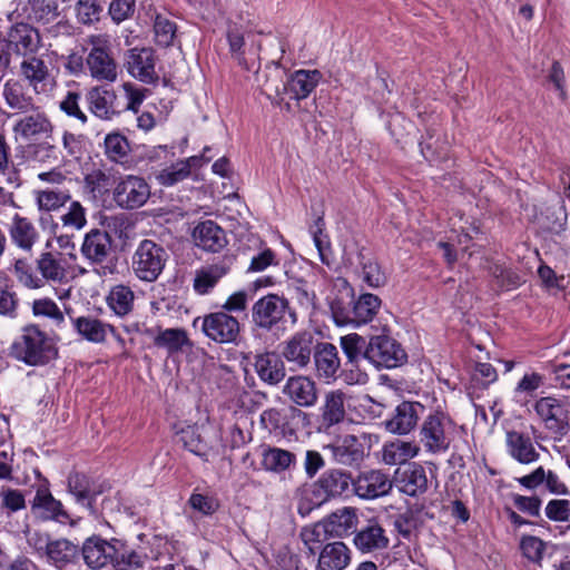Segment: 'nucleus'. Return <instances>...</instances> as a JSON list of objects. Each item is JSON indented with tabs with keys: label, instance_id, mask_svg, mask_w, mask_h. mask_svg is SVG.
I'll list each match as a JSON object with an SVG mask.
<instances>
[{
	"label": "nucleus",
	"instance_id": "obj_7",
	"mask_svg": "<svg viewBox=\"0 0 570 570\" xmlns=\"http://www.w3.org/2000/svg\"><path fill=\"white\" fill-rule=\"evenodd\" d=\"M12 131L17 138L24 141L52 139L55 125L48 114L40 106H35L16 119Z\"/></svg>",
	"mask_w": 570,
	"mask_h": 570
},
{
	"label": "nucleus",
	"instance_id": "obj_24",
	"mask_svg": "<svg viewBox=\"0 0 570 570\" xmlns=\"http://www.w3.org/2000/svg\"><path fill=\"white\" fill-rule=\"evenodd\" d=\"M334 462L347 466L360 464L364 459V446L355 435L347 434L325 446Z\"/></svg>",
	"mask_w": 570,
	"mask_h": 570
},
{
	"label": "nucleus",
	"instance_id": "obj_28",
	"mask_svg": "<svg viewBox=\"0 0 570 570\" xmlns=\"http://www.w3.org/2000/svg\"><path fill=\"white\" fill-rule=\"evenodd\" d=\"M47 562L59 570H67L78 563L80 550L72 541L60 538L52 540L45 556Z\"/></svg>",
	"mask_w": 570,
	"mask_h": 570
},
{
	"label": "nucleus",
	"instance_id": "obj_54",
	"mask_svg": "<svg viewBox=\"0 0 570 570\" xmlns=\"http://www.w3.org/2000/svg\"><path fill=\"white\" fill-rule=\"evenodd\" d=\"M259 423L269 433L284 434L287 429V415L281 409L269 407L261 413Z\"/></svg>",
	"mask_w": 570,
	"mask_h": 570
},
{
	"label": "nucleus",
	"instance_id": "obj_47",
	"mask_svg": "<svg viewBox=\"0 0 570 570\" xmlns=\"http://www.w3.org/2000/svg\"><path fill=\"white\" fill-rule=\"evenodd\" d=\"M179 440L186 450L199 456L205 462L209 460L212 449L203 440L197 426L183 429L179 433Z\"/></svg>",
	"mask_w": 570,
	"mask_h": 570
},
{
	"label": "nucleus",
	"instance_id": "obj_10",
	"mask_svg": "<svg viewBox=\"0 0 570 570\" xmlns=\"http://www.w3.org/2000/svg\"><path fill=\"white\" fill-rule=\"evenodd\" d=\"M150 197V186L145 178L127 175L117 183L112 191L115 203L122 209L144 206Z\"/></svg>",
	"mask_w": 570,
	"mask_h": 570
},
{
	"label": "nucleus",
	"instance_id": "obj_13",
	"mask_svg": "<svg viewBox=\"0 0 570 570\" xmlns=\"http://www.w3.org/2000/svg\"><path fill=\"white\" fill-rule=\"evenodd\" d=\"M353 544L363 554H374L389 549L390 538L377 519H370L365 525L355 530Z\"/></svg>",
	"mask_w": 570,
	"mask_h": 570
},
{
	"label": "nucleus",
	"instance_id": "obj_59",
	"mask_svg": "<svg viewBox=\"0 0 570 570\" xmlns=\"http://www.w3.org/2000/svg\"><path fill=\"white\" fill-rule=\"evenodd\" d=\"M546 542L534 535H523L520 540V550L522 556L530 562L541 564L546 550Z\"/></svg>",
	"mask_w": 570,
	"mask_h": 570
},
{
	"label": "nucleus",
	"instance_id": "obj_31",
	"mask_svg": "<svg viewBox=\"0 0 570 570\" xmlns=\"http://www.w3.org/2000/svg\"><path fill=\"white\" fill-rule=\"evenodd\" d=\"M254 367L258 377L268 385H277L286 374L283 360L274 352L256 355Z\"/></svg>",
	"mask_w": 570,
	"mask_h": 570
},
{
	"label": "nucleus",
	"instance_id": "obj_49",
	"mask_svg": "<svg viewBox=\"0 0 570 570\" xmlns=\"http://www.w3.org/2000/svg\"><path fill=\"white\" fill-rule=\"evenodd\" d=\"M330 537V532L323 520L313 525L304 527L301 531V539L311 556H315L320 547Z\"/></svg>",
	"mask_w": 570,
	"mask_h": 570
},
{
	"label": "nucleus",
	"instance_id": "obj_17",
	"mask_svg": "<svg viewBox=\"0 0 570 570\" xmlns=\"http://www.w3.org/2000/svg\"><path fill=\"white\" fill-rule=\"evenodd\" d=\"M282 392L292 403L299 407H312L318 400L316 383L305 375L289 376Z\"/></svg>",
	"mask_w": 570,
	"mask_h": 570
},
{
	"label": "nucleus",
	"instance_id": "obj_62",
	"mask_svg": "<svg viewBox=\"0 0 570 570\" xmlns=\"http://www.w3.org/2000/svg\"><path fill=\"white\" fill-rule=\"evenodd\" d=\"M544 384L543 375L531 372L525 373L522 379L518 382L514 387V396L529 395L532 396L533 393L540 389Z\"/></svg>",
	"mask_w": 570,
	"mask_h": 570
},
{
	"label": "nucleus",
	"instance_id": "obj_11",
	"mask_svg": "<svg viewBox=\"0 0 570 570\" xmlns=\"http://www.w3.org/2000/svg\"><path fill=\"white\" fill-rule=\"evenodd\" d=\"M31 511L42 521H56L60 524L75 523L61 501L53 498L47 485L38 487L31 502Z\"/></svg>",
	"mask_w": 570,
	"mask_h": 570
},
{
	"label": "nucleus",
	"instance_id": "obj_58",
	"mask_svg": "<svg viewBox=\"0 0 570 570\" xmlns=\"http://www.w3.org/2000/svg\"><path fill=\"white\" fill-rule=\"evenodd\" d=\"M107 299L117 315H125L131 309L134 294L130 287H114Z\"/></svg>",
	"mask_w": 570,
	"mask_h": 570
},
{
	"label": "nucleus",
	"instance_id": "obj_40",
	"mask_svg": "<svg viewBox=\"0 0 570 570\" xmlns=\"http://www.w3.org/2000/svg\"><path fill=\"white\" fill-rule=\"evenodd\" d=\"M111 237L106 230L92 229L83 239L81 252L94 263H101L109 255Z\"/></svg>",
	"mask_w": 570,
	"mask_h": 570
},
{
	"label": "nucleus",
	"instance_id": "obj_57",
	"mask_svg": "<svg viewBox=\"0 0 570 570\" xmlns=\"http://www.w3.org/2000/svg\"><path fill=\"white\" fill-rule=\"evenodd\" d=\"M111 185L110 175L101 169H94L85 176V186L95 197L107 194Z\"/></svg>",
	"mask_w": 570,
	"mask_h": 570
},
{
	"label": "nucleus",
	"instance_id": "obj_16",
	"mask_svg": "<svg viewBox=\"0 0 570 570\" xmlns=\"http://www.w3.org/2000/svg\"><path fill=\"white\" fill-rule=\"evenodd\" d=\"M534 410L550 432L558 436L567 434V411L560 400L553 396L541 397L535 402Z\"/></svg>",
	"mask_w": 570,
	"mask_h": 570
},
{
	"label": "nucleus",
	"instance_id": "obj_39",
	"mask_svg": "<svg viewBox=\"0 0 570 570\" xmlns=\"http://www.w3.org/2000/svg\"><path fill=\"white\" fill-rule=\"evenodd\" d=\"M323 521L331 537L342 538L355 532L358 518L354 508L344 507L331 513Z\"/></svg>",
	"mask_w": 570,
	"mask_h": 570
},
{
	"label": "nucleus",
	"instance_id": "obj_64",
	"mask_svg": "<svg viewBox=\"0 0 570 570\" xmlns=\"http://www.w3.org/2000/svg\"><path fill=\"white\" fill-rule=\"evenodd\" d=\"M546 515L551 521L566 522L570 519V502L564 499H554L548 502Z\"/></svg>",
	"mask_w": 570,
	"mask_h": 570
},
{
	"label": "nucleus",
	"instance_id": "obj_25",
	"mask_svg": "<svg viewBox=\"0 0 570 570\" xmlns=\"http://www.w3.org/2000/svg\"><path fill=\"white\" fill-rule=\"evenodd\" d=\"M422 410L423 405L417 402H402L385 421V429L394 434H407L416 426Z\"/></svg>",
	"mask_w": 570,
	"mask_h": 570
},
{
	"label": "nucleus",
	"instance_id": "obj_27",
	"mask_svg": "<svg viewBox=\"0 0 570 570\" xmlns=\"http://www.w3.org/2000/svg\"><path fill=\"white\" fill-rule=\"evenodd\" d=\"M313 337L308 333L295 334L291 340L284 343L282 355L294 364L297 368L306 367L311 362L313 353Z\"/></svg>",
	"mask_w": 570,
	"mask_h": 570
},
{
	"label": "nucleus",
	"instance_id": "obj_56",
	"mask_svg": "<svg viewBox=\"0 0 570 570\" xmlns=\"http://www.w3.org/2000/svg\"><path fill=\"white\" fill-rule=\"evenodd\" d=\"M104 6L100 0H78L76 3L77 19L82 24H92L100 20Z\"/></svg>",
	"mask_w": 570,
	"mask_h": 570
},
{
	"label": "nucleus",
	"instance_id": "obj_63",
	"mask_svg": "<svg viewBox=\"0 0 570 570\" xmlns=\"http://www.w3.org/2000/svg\"><path fill=\"white\" fill-rule=\"evenodd\" d=\"M63 227L80 229L86 225V210L79 202H72L66 214L61 216Z\"/></svg>",
	"mask_w": 570,
	"mask_h": 570
},
{
	"label": "nucleus",
	"instance_id": "obj_48",
	"mask_svg": "<svg viewBox=\"0 0 570 570\" xmlns=\"http://www.w3.org/2000/svg\"><path fill=\"white\" fill-rule=\"evenodd\" d=\"M340 344L347 364L356 366L361 358H364V352L367 346L366 340L357 333H350L340 338Z\"/></svg>",
	"mask_w": 570,
	"mask_h": 570
},
{
	"label": "nucleus",
	"instance_id": "obj_30",
	"mask_svg": "<svg viewBox=\"0 0 570 570\" xmlns=\"http://www.w3.org/2000/svg\"><path fill=\"white\" fill-rule=\"evenodd\" d=\"M505 445L509 455L521 464H530L539 460L540 454L531 438L524 433L508 431Z\"/></svg>",
	"mask_w": 570,
	"mask_h": 570
},
{
	"label": "nucleus",
	"instance_id": "obj_5",
	"mask_svg": "<svg viewBox=\"0 0 570 570\" xmlns=\"http://www.w3.org/2000/svg\"><path fill=\"white\" fill-rule=\"evenodd\" d=\"M364 360L376 368H395L406 362L407 354L395 338L387 334H380L370 337Z\"/></svg>",
	"mask_w": 570,
	"mask_h": 570
},
{
	"label": "nucleus",
	"instance_id": "obj_52",
	"mask_svg": "<svg viewBox=\"0 0 570 570\" xmlns=\"http://www.w3.org/2000/svg\"><path fill=\"white\" fill-rule=\"evenodd\" d=\"M325 222L323 216H317L313 225L309 227V232L313 236L314 244L318 250L321 261L325 265H330L331 244L326 234H324Z\"/></svg>",
	"mask_w": 570,
	"mask_h": 570
},
{
	"label": "nucleus",
	"instance_id": "obj_43",
	"mask_svg": "<svg viewBox=\"0 0 570 570\" xmlns=\"http://www.w3.org/2000/svg\"><path fill=\"white\" fill-rule=\"evenodd\" d=\"M420 446L415 442L396 439L384 443L382 448V461L389 465L404 464L417 456Z\"/></svg>",
	"mask_w": 570,
	"mask_h": 570
},
{
	"label": "nucleus",
	"instance_id": "obj_4",
	"mask_svg": "<svg viewBox=\"0 0 570 570\" xmlns=\"http://www.w3.org/2000/svg\"><path fill=\"white\" fill-rule=\"evenodd\" d=\"M87 42L90 50L86 57V68L90 77L99 82H115L118 78V63L112 56L108 36L92 35Z\"/></svg>",
	"mask_w": 570,
	"mask_h": 570
},
{
	"label": "nucleus",
	"instance_id": "obj_37",
	"mask_svg": "<svg viewBox=\"0 0 570 570\" xmlns=\"http://www.w3.org/2000/svg\"><path fill=\"white\" fill-rule=\"evenodd\" d=\"M22 13L29 22L49 24L60 14L59 3L57 0H27Z\"/></svg>",
	"mask_w": 570,
	"mask_h": 570
},
{
	"label": "nucleus",
	"instance_id": "obj_14",
	"mask_svg": "<svg viewBox=\"0 0 570 570\" xmlns=\"http://www.w3.org/2000/svg\"><path fill=\"white\" fill-rule=\"evenodd\" d=\"M156 55L151 48H131L126 53V68L129 75L141 82L154 85L159 76L155 70Z\"/></svg>",
	"mask_w": 570,
	"mask_h": 570
},
{
	"label": "nucleus",
	"instance_id": "obj_22",
	"mask_svg": "<svg viewBox=\"0 0 570 570\" xmlns=\"http://www.w3.org/2000/svg\"><path fill=\"white\" fill-rule=\"evenodd\" d=\"M287 308V301L269 294L257 301L253 307L254 322L264 328H271L279 322Z\"/></svg>",
	"mask_w": 570,
	"mask_h": 570
},
{
	"label": "nucleus",
	"instance_id": "obj_21",
	"mask_svg": "<svg viewBox=\"0 0 570 570\" xmlns=\"http://www.w3.org/2000/svg\"><path fill=\"white\" fill-rule=\"evenodd\" d=\"M346 394L341 390L330 391L325 394L320 407V431L328 432L345 419Z\"/></svg>",
	"mask_w": 570,
	"mask_h": 570
},
{
	"label": "nucleus",
	"instance_id": "obj_61",
	"mask_svg": "<svg viewBox=\"0 0 570 570\" xmlns=\"http://www.w3.org/2000/svg\"><path fill=\"white\" fill-rule=\"evenodd\" d=\"M69 198L68 194L55 189H45L37 193V204L39 209L46 212L60 208Z\"/></svg>",
	"mask_w": 570,
	"mask_h": 570
},
{
	"label": "nucleus",
	"instance_id": "obj_34",
	"mask_svg": "<svg viewBox=\"0 0 570 570\" xmlns=\"http://www.w3.org/2000/svg\"><path fill=\"white\" fill-rule=\"evenodd\" d=\"M297 463L296 454L277 446H267L262 452L261 465L272 473L282 474L295 469Z\"/></svg>",
	"mask_w": 570,
	"mask_h": 570
},
{
	"label": "nucleus",
	"instance_id": "obj_32",
	"mask_svg": "<svg viewBox=\"0 0 570 570\" xmlns=\"http://www.w3.org/2000/svg\"><path fill=\"white\" fill-rule=\"evenodd\" d=\"M71 323L73 330L82 340L94 344L104 343L108 333L114 332L111 325L91 315L73 317Z\"/></svg>",
	"mask_w": 570,
	"mask_h": 570
},
{
	"label": "nucleus",
	"instance_id": "obj_20",
	"mask_svg": "<svg viewBox=\"0 0 570 570\" xmlns=\"http://www.w3.org/2000/svg\"><path fill=\"white\" fill-rule=\"evenodd\" d=\"M116 100L115 90L106 86H95L86 94L88 109L94 116L102 120H110L119 112Z\"/></svg>",
	"mask_w": 570,
	"mask_h": 570
},
{
	"label": "nucleus",
	"instance_id": "obj_29",
	"mask_svg": "<svg viewBox=\"0 0 570 570\" xmlns=\"http://www.w3.org/2000/svg\"><path fill=\"white\" fill-rule=\"evenodd\" d=\"M428 476L425 469L419 463H410L397 472L396 483L400 491L415 497L428 490Z\"/></svg>",
	"mask_w": 570,
	"mask_h": 570
},
{
	"label": "nucleus",
	"instance_id": "obj_3",
	"mask_svg": "<svg viewBox=\"0 0 570 570\" xmlns=\"http://www.w3.org/2000/svg\"><path fill=\"white\" fill-rule=\"evenodd\" d=\"M456 424L444 411H431L420 426V442L429 454H442L449 451L455 434Z\"/></svg>",
	"mask_w": 570,
	"mask_h": 570
},
{
	"label": "nucleus",
	"instance_id": "obj_41",
	"mask_svg": "<svg viewBox=\"0 0 570 570\" xmlns=\"http://www.w3.org/2000/svg\"><path fill=\"white\" fill-rule=\"evenodd\" d=\"M209 150V147H205L204 153L200 157H189L186 160L178 161L163 169L157 176L159 184L164 186H173L186 179L190 175V168L193 166H199L202 160L206 163L210 160V157L206 156V153Z\"/></svg>",
	"mask_w": 570,
	"mask_h": 570
},
{
	"label": "nucleus",
	"instance_id": "obj_8",
	"mask_svg": "<svg viewBox=\"0 0 570 570\" xmlns=\"http://www.w3.org/2000/svg\"><path fill=\"white\" fill-rule=\"evenodd\" d=\"M1 41H3V46L10 56L14 55L23 58L36 55L42 46L39 30L29 22L12 24L1 37Z\"/></svg>",
	"mask_w": 570,
	"mask_h": 570
},
{
	"label": "nucleus",
	"instance_id": "obj_50",
	"mask_svg": "<svg viewBox=\"0 0 570 570\" xmlns=\"http://www.w3.org/2000/svg\"><path fill=\"white\" fill-rule=\"evenodd\" d=\"M105 154L115 163H121L130 153L128 139L120 132H111L104 140Z\"/></svg>",
	"mask_w": 570,
	"mask_h": 570
},
{
	"label": "nucleus",
	"instance_id": "obj_36",
	"mask_svg": "<svg viewBox=\"0 0 570 570\" xmlns=\"http://www.w3.org/2000/svg\"><path fill=\"white\" fill-rule=\"evenodd\" d=\"M314 362L318 377L335 380L341 368V360L337 348L331 343H322L314 352Z\"/></svg>",
	"mask_w": 570,
	"mask_h": 570
},
{
	"label": "nucleus",
	"instance_id": "obj_35",
	"mask_svg": "<svg viewBox=\"0 0 570 570\" xmlns=\"http://www.w3.org/2000/svg\"><path fill=\"white\" fill-rule=\"evenodd\" d=\"M351 562V550L342 541L327 543L320 552L318 570H343Z\"/></svg>",
	"mask_w": 570,
	"mask_h": 570
},
{
	"label": "nucleus",
	"instance_id": "obj_26",
	"mask_svg": "<svg viewBox=\"0 0 570 570\" xmlns=\"http://www.w3.org/2000/svg\"><path fill=\"white\" fill-rule=\"evenodd\" d=\"M8 230L12 244L26 253H31L40 238V233L33 222L19 214L12 217Z\"/></svg>",
	"mask_w": 570,
	"mask_h": 570
},
{
	"label": "nucleus",
	"instance_id": "obj_15",
	"mask_svg": "<svg viewBox=\"0 0 570 570\" xmlns=\"http://www.w3.org/2000/svg\"><path fill=\"white\" fill-rule=\"evenodd\" d=\"M355 494L365 500H373L386 495L392 489L390 475L379 469L362 471L353 480Z\"/></svg>",
	"mask_w": 570,
	"mask_h": 570
},
{
	"label": "nucleus",
	"instance_id": "obj_45",
	"mask_svg": "<svg viewBox=\"0 0 570 570\" xmlns=\"http://www.w3.org/2000/svg\"><path fill=\"white\" fill-rule=\"evenodd\" d=\"M322 73L318 70H297L287 80L292 98L301 100L306 98L318 85Z\"/></svg>",
	"mask_w": 570,
	"mask_h": 570
},
{
	"label": "nucleus",
	"instance_id": "obj_2",
	"mask_svg": "<svg viewBox=\"0 0 570 570\" xmlns=\"http://www.w3.org/2000/svg\"><path fill=\"white\" fill-rule=\"evenodd\" d=\"M10 355L30 366L49 363L58 355L53 340L42 332L38 325L31 324L22 328L10 346Z\"/></svg>",
	"mask_w": 570,
	"mask_h": 570
},
{
	"label": "nucleus",
	"instance_id": "obj_53",
	"mask_svg": "<svg viewBox=\"0 0 570 570\" xmlns=\"http://www.w3.org/2000/svg\"><path fill=\"white\" fill-rule=\"evenodd\" d=\"M229 265L226 262L203 266L200 269L196 271L193 285H215L223 276L229 272Z\"/></svg>",
	"mask_w": 570,
	"mask_h": 570
},
{
	"label": "nucleus",
	"instance_id": "obj_9",
	"mask_svg": "<svg viewBox=\"0 0 570 570\" xmlns=\"http://www.w3.org/2000/svg\"><path fill=\"white\" fill-rule=\"evenodd\" d=\"M333 316L337 322H354L356 324H366L373 320L381 307L379 296L371 293H363L357 298H353L351 309H345L338 301L330 303Z\"/></svg>",
	"mask_w": 570,
	"mask_h": 570
},
{
	"label": "nucleus",
	"instance_id": "obj_12",
	"mask_svg": "<svg viewBox=\"0 0 570 570\" xmlns=\"http://www.w3.org/2000/svg\"><path fill=\"white\" fill-rule=\"evenodd\" d=\"M202 331L216 343H233L239 334V323L224 312L210 313L203 317Z\"/></svg>",
	"mask_w": 570,
	"mask_h": 570
},
{
	"label": "nucleus",
	"instance_id": "obj_19",
	"mask_svg": "<svg viewBox=\"0 0 570 570\" xmlns=\"http://www.w3.org/2000/svg\"><path fill=\"white\" fill-rule=\"evenodd\" d=\"M68 491L73 495L77 503L86 507L90 513L95 514L94 502L102 493L101 484H97L83 473L72 472L67 479Z\"/></svg>",
	"mask_w": 570,
	"mask_h": 570
},
{
	"label": "nucleus",
	"instance_id": "obj_33",
	"mask_svg": "<svg viewBox=\"0 0 570 570\" xmlns=\"http://www.w3.org/2000/svg\"><path fill=\"white\" fill-rule=\"evenodd\" d=\"M193 236L196 245L208 252H219L227 245L224 229L213 220L199 223Z\"/></svg>",
	"mask_w": 570,
	"mask_h": 570
},
{
	"label": "nucleus",
	"instance_id": "obj_23",
	"mask_svg": "<svg viewBox=\"0 0 570 570\" xmlns=\"http://www.w3.org/2000/svg\"><path fill=\"white\" fill-rule=\"evenodd\" d=\"M351 485H353V479L350 472L332 469L324 472L316 481L315 494L322 497V501H327L341 497Z\"/></svg>",
	"mask_w": 570,
	"mask_h": 570
},
{
	"label": "nucleus",
	"instance_id": "obj_18",
	"mask_svg": "<svg viewBox=\"0 0 570 570\" xmlns=\"http://www.w3.org/2000/svg\"><path fill=\"white\" fill-rule=\"evenodd\" d=\"M286 71L278 62L272 61L263 70L257 71L256 80L262 92L273 102L279 104L282 95L287 90Z\"/></svg>",
	"mask_w": 570,
	"mask_h": 570
},
{
	"label": "nucleus",
	"instance_id": "obj_1",
	"mask_svg": "<svg viewBox=\"0 0 570 570\" xmlns=\"http://www.w3.org/2000/svg\"><path fill=\"white\" fill-rule=\"evenodd\" d=\"M85 563L91 569H101L108 564L116 570H129L142 567L146 556L119 539L110 541L100 535L87 538L80 550Z\"/></svg>",
	"mask_w": 570,
	"mask_h": 570
},
{
	"label": "nucleus",
	"instance_id": "obj_38",
	"mask_svg": "<svg viewBox=\"0 0 570 570\" xmlns=\"http://www.w3.org/2000/svg\"><path fill=\"white\" fill-rule=\"evenodd\" d=\"M153 343L157 348L165 350L168 355H175L191 347L193 343L184 328H158L154 335Z\"/></svg>",
	"mask_w": 570,
	"mask_h": 570
},
{
	"label": "nucleus",
	"instance_id": "obj_55",
	"mask_svg": "<svg viewBox=\"0 0 570 570\" xmlns=\"http://www.w3.org/2000/svg\"><path fill=\"white\" fill-rule=\"evenodd\" d=\"M37 263L38 269L45 279L51 282H62L65 279L66 271L51 253H43Z\"/></svg>",
	"mask_w": 570,
	"mask_h": 570
},
{
	"label": "nucleus",
	"instance_id": "obj_51",
	"mask_svg": "<svg viewBox=\"0 0 570 570\" xmlns=\"http://www.w3.org/2000/svg\"><path fill=\"white\" fill-rule=\"evenodd\" d=\"M155 41L158 46L167 48L174 46L177 24L164 14H156L154 20Z\"/></svg>",
	"mask_w": 570,
	"mask_h": 570
},
{
	"label": "nucleus",
	"instance_id": "obj_6",
	"mask_svg": "<svg viewBox=\"0 0 570 570\" xmlns=\"http://www.w3.org/2000/svg\"><path fill=\"white\" fill-rule=\"evenodd\" d=\"M167 259L168 253L161 245L145 239L134 254V272L144 282H155L161 274Z\"/></svg>",
	"mask_w": 570,
	"mask_h": 570
},
{
	"label": "nucleus",
	"instance_id": "obj_44",
	"mask_svg": "<svg viewBox=\"0 0 570 570\" xmlns=\"http://www.w3.org/2000/svg\"><path fill=\"white\" fill-rule=\"evenodd\" d=\"M2 96L7 106L16 111L14 115H21L37 106L35 99L26 92L22 83L14 79H9L4 83Z\"/></svg>",
	"mask_w": 570,
	"mask_h": 570
},
{
	"label": "nucleus",
	"instance_id": "obj_42",
	"mask_svg": "<svg viewBox=\"0 0 570 570\" xmlns=\"http://www.w3.org/2000/svg\"><path fill=\"white\" fill-rule=\"evenodd\" d=\"M26 153L30 161L48 167H55L65 160V156L59 147L51 142L50 139L29 144Z\"/></svg>",
	"mask_w": 570,
	"mask_h": 570
},
{
	"label": "nucleus",
	"instance_id": "obj_60",
	"mask_svg": "<svg viewBox=\"0 0 570 570\" xmlns=\"http://www.w3.org/2000/svg\"><path fill=\"white\" fill-rule=\"evenodd\" d=\"M32 312L36 316L50 318L57 326L65 323V316L57 304L50 298L35 299L32 303Z\"/></svg>",
	"mask_w": 570,
	"mask_h": 570
},
{
	"label": "nucleus",
	"instance_id": "obj_46",
	"mask_svg": "<svg viewBox=\"0 0 570 570\" xmlns=\"http://www.w3.org/2000/svg\"><path fill=\"white\" fill-rule=\"evenodd\" d=\"M21 76L37 90L39 85H45L50 77V71L43 59L36 55L24 58L20 65Z\"/></svg>",
	"mask_w": 570,
	"mask_h": 570
}]
</instances>
